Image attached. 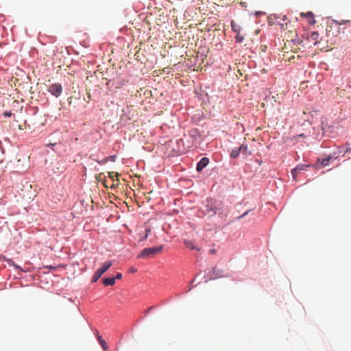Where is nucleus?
<instances>
[{"instance_id":"393cba45","label":"nucleus","mask_w":351,"mask_h":351,"mask_svg":"<svg viewBox=\"0 0 351 351\" xmlns=\"http://www.w3.org/2000/svg\"><path fill=\"white\" fill-rule=\"evenodd\" d=\"M11 115H12V112H7L6 111V112H4V116L5 117H11Z\"/></svg>"},{"instance_id":"f3484780","label":"nucleus","mask_w":351,"mask_h":351,"mask_svg":"<svg viewBox=\"0 0 351 351\" xmlns=\"http://www.w3.org/2000/svg\"><path fill=\"white\" fill-rule=\"evenodd\" d=\"M330 159H331V157H328V158H323L321 160L319 159L318 161H320V164L322 166L325 167L328 165Z\"/></svg>"},{"instance_id":"20e7f679","label":"nucleus","mask_w":351,"mask_h":351,"mask_svg":"<svg viewBox=\"0 0 351 351\" xmlns=\"http://www.w3.org/2000/svg\"><path fill=\"white\" fill-rule=\"evenodd\" d=\"M225 272L223 270L218 269L217 267H215L213 269L212 275L210 276V279H215L219 278H224L226 277Z\"/></svg>"},{"instance_id":"0eeeda50","label":"nucleus","mask_w":351,"mask_h":351,"mask_svg":"<svg viewBox=\"0 0 351 351\" xmlns=\"http://www.w3.org/2000/svg\"><path fill=\"white\" fill-rule=\"evenodd\" d=\"M112 265V262L111 261H108L103 263L102 266L99 268L97 270L101 274H104Z\"/></svg>"},{"instance_id":"cd10ccee","label":"nucleus","mask_w":351,"mask_h":351,"mask_svg":"<svg viewBox=\"0 0 351 351\" xmlns=\"http://www.w3.org/2000/svg\"><path fill=\"white\" fill-rule=\"evenodd\" d=\"M215 252H216V250H215V249H211V250H210V254H215Z\"/></svg>"},{"instance_id":"f03ea898","label":"nucleus","mask_w":351,"mask_h":351,"mask_svg":"<svg viewBox=\"0 0 351 351\" xmlns=\"http://www.w3.org/2000/svg\"><path fill=\"white\" fill-rule=\"evenodd\" d=\"M47 90L51 95L58 97L62 94V88L60 84L55 83L50 85Z\"/></svg>"},{"instance_id":"ddd939ff","label":"nucleus","mask_w":351,"mask_h":351,"mask_svg":"<svg viewBox=\"0 0 351 351\" xmlns=\"http://www.w3.org/2000/svg\"><path fill=\"white\" fill-rule=\"evenodd\" d=\"M186 247L191 250L200 251L201 247L195 243H185Z\"/></svg>"},{"instance_id":"aec40b11","label":"nucleus","mask_w":351,"mask_h":351,"mask_svg":"<svg viewBox=\"0 0 351 351\" xmlns=\"http://www.w3.org/2000/svg\"><path fill=\"white\" fill-rule=\"evenodd\" d=\"M151 232H152V230L150 228L146 229L145 234L144 237L142 238V239H147L149 234L151 233Z\"/></svg>"},{"instance_id":"4468645a","label":"nucleus","mask_w":351,"mask_h":351,"mask_svg":"<svg viewBox=\"0 0 351 351\" xmlns=\"http://www.w3.org/2000/svg\"><path fill=\"white\" fill-rule=\"evenodd\" d=\"M189 135L193 139H195L197 137L199 136V132L197 129H192L189 132Z\"/></svg>"},{"instance_id":"5701e85b","label":"nucleus","mask_w":351,"mask_h":351,"mask_svg":"<svg viewBox=\"0 0 351 351\" xmlns=\"http://www.w3.org/2000/svg\"><path fill=\"white\" fill-rule=\"evenodd\" d=\"M114 278H115V280H116V279L119 280V279H121V278H122V274H121V273H117V275H116V276H115V277H114Z\"/></svg>"},{"instance_id":"c756f323","label":"nucleus","mask_w":351,"mask_h":351,"mask_svg":"<svg viewBox=\"0 0 351 351\" xmlns=\"http://www.w3.org/2000/svg\"><path fill=\"white\" fill-rule=\"evenodd\" d=\"M46 268H49V269H54L55 267H53V266H46L45 267Z\"/></svg>"},{"instance_id":"39448f33","label":"nucleus","mask_w":351,"mask_h":351,"mask_svg":"<svg viewBox=\"0 0 351 351\" xmlns=\"http://www.w3.org/2000/svg\"><path fill=\"white\" fill-rule=\"evenodd\" d=\"M209 163V159L206 157L202 158L200 161L197 163L196 169L198 172H200L205 168Z\"/></svg>"},{"instance_id":"423d86ee","label":"nucleus","mask_w":351,"mask_h":351,"mask_svg":"<svg viewBox=\"0 0 351 351\" xmlns=\"http://www.w3.org/2000/svg\"><path fill=\"white\" fill-rule=\"evenodd\" d=\"M308 167V166L306 165H298L296 167H295L293 169H292L291 174L293 176V179H295L296 176L298 175V173L299 172H300L301 171L305 170L306 168Z\"/></svg>"},{"instance_id":"dca6fc26","label":"nucleus","mask_w":351,"mask_h":351,"mask_svg":"<svg viewBox=\"0 0 351 351\" xmlns=\"http://www.w3.org/2000/svg\"><path fill=\"white\" fill-rule=\"evenodd\" d=\"M239 153H241L239 147V148H235V149L232 150V152L230 153V157L232 158H236L239 155Z\"/></svg>"},{"instance_id":"4be33fe9","label":"nucleus","mask_w":351,"mask_h":351,"mask_svg":"<svg viewBox=\"0 0 351 351\" xmlns=\"http://www.w3.org/2000/svg\"><path fill=\"white\" fill-rule=\"evenodd\" d=\"M118 173L114 172H109V177L111 178L112 180H114V177H117Z\"/></svg>"},{"instance_id":"c85d7f7f","label":"nucleus","mask_w":351,"mask_h":351,"mask_svg":"<svg viewBox=\"0 0 351 351\" xmlns=\"http://www.w3.org/2000/svg\"><path fill=\"white\" fill-rule=\"evenodd\" d=\"M241 5L243 7H245V6H246V3H245V2H241Z\"/></svg>"},{"instance_id":"a878e982","label":"nucleus","mask_w":351,"mask_h":351,"mask_svg":"<svg viewBox=\"0 0 351 351\" xmlns=\"http://www.w3.org/2000/svg\"><path fill=\"white\" fill-rule=\"evenodd\" d=\"M136 271H137V270H136V269H135L134 267H131V268L130 269V270H129V271H130V273H135V272H136Z\"/></svg>"},{"instance_id":"6e6552de","label":"nucleus","mask_w":351,"mask_h":351,"mask_svg":"<svg viewBox=\"0 0 351 351\" xmlns=\"http://www.w3.org/2000/svg\"><path fill=\"white\" fill-rule=\"evenodd\" d=\"M95 337L98 339L100 345L101 346L102 348L104 351H106L108 349V346L104 339H102L101 336L99 335V333L97 330H95Z\"/></svg>"},{"instance_id":"f8f14e48","label":"nucleus","mask_w":351,"mask_h":351,"mask_svg":"<svg viewBox=\"0 0 351 351\" xmlns=\"http://www.w3.org/2000/svg\"><path fill=\"white\" fill-rule=\"evenodd\" d=\"M302 16H306L308 19V23L311 25H313L315 23V20L314 19V15L311 12H307L306 14L304 13H301Z\"/></svg>"},{"instance_id":"7ed1b4c3","label":"nucleus","mask_w":351,"mask_h":351,"mask_svg":"<svg viewBox=\"0 0 351 351\" xmlns=\"http://www.w3.org/2000/svg\"><path fill=\"white\" fill-rule=\"evenodd\" d=\"M213 201L210 202V206L208 204L207 205L208 211H213L214 214H217L218 212H219L223 208V204L221 202H215V206H213ZM219 214L221 213H219Z\"/></svg>"},{"instance_id":"f257e3e1","label":"nucleus","mask_w":351,"mask_h":351,"mask_svg":"<svg viewBox=\"0 0 351 351\" xmlns=\"http://www.w3.org/2000/svg\"><path fill=\"white\" fill-rule=\"evenodd\" d=\"M163 250V245H158L154 246L152 247H147L142 250L141 254H139L137 256L138 258H152L156 255L160 254Z\"/></svg>"},{"instance_id":"9d476101","label":"nucleus","mask_w":351,"mask_h":351,"mask_svg":"<svg viewBox=\"0 0 351 351\" xmlns=\"http://www.w3.org/2000/svg\"><path fill=\"white\" fill-rule=\"evenodd\" d=\"M102 283L104 286H113L115 284V278L114 277L104 278L102 279Z\"/></svg>"},{"instance_id":"a211bd4d","label":"nucleus","mask_w":351,"mask_h":351,"mask_svg":"<svg viewBox=\"0 0 351 351\" xmlns=\"http://www.w3.org/2000/svg\"><path fill=\"white\" fill-rule=\"evenodd\" d=\"M101 275L102 274L101 273H99V271L98 270H97V271L95 273V274L93 276L92 282H96L101 276Z\"/></svg>"},{"instance_id":"bb28decb","label":"nucleus","mask_w":351,"mask_h":351,"mask_svg":"<svg viewBox=\"0 0 351 351\" xmlns=\"http://www.w3.org/2000/svg\"><path fill=\"white\" fill-rule=\"evenodd\" d=\"M304 136V134H299V135L295 136L293 137V139H296V138H299V137H303Z\"/></svg>"},{"instance_id":"b1692460","label":"nucleus","mask_w":351,"mask_h":351,"mask_svg":"<svg viewBox=\"0 0 351 351\" xmlns=\"http://www.w3.org/2000/svg\"><path fill=\"white\" fill-rule=\"evenodd\" d=\"M250 211V210H247L246 212H245L243 215H241V216L238 217L237 218L238 219H241V218H243V217H245V215H247L249 212Z\"/></svg>"},{"instance_id":"6ab92c4d","label":"nucleus","mask_w":351,"mask_h":351,"mask_svg":"<svg viewBox=\"0 0 351 351\" xmlns=\"http://www.w3.org/2000/svg\"><path fill=\"white\" fill-rule=\"evenodd\" d=\"M235 39H236V41L237 43H241L243 42V39H244V36H242L240 32L239 33H237V35H236V37H235Z\"/></svg>"},{"instance_id":"412c9836","label":"nucleus","mask_w":351,"mask_h":351,"mask_svg":"<svg viewBox=\"0 0 351 351\" xmlns=\"http://www.w3.org/2000/svg\"><path fill=\"white\" fill-rule=\"evenodd\" d=\"M335 22L337 24H338V25H342V24H346V23H350V21H349V20H342V21H335Z\"/></svg>"},{"instance_id":"1a4fd4ad","label":"nucleus","mask_w":351,"mask_h":351,"mask_svg":"<svg viewBox=\"0 0 351 351\" xmlns=\"http://www.w3.org/2000/svg\"><path fill=\"white\" fill-rule=\"evenodd\" d=\"M319 33L317 32H312L309 35L308 40L314 42V45H316L319 43Z\"/></svg>"},{"instance_id":"9b49d317","label":"nucleus","mask_w":351,"mask_h":351,"mask_svg":"<svg viewBox=\"0 0 351 351\" xmlns=\"http://www.w3.org/2000/svg\"><path fill=\"white\" fill-rule=\"evenodd\" d=\"M240 152L245 156H250L252 154V152L249 149L247 145L242 144L240 147Z\"/></svg>"},{"instance_id":"2eb2a0df","label":"nucleus","mask_w":351,"mask_h":351,"mask_svg":"<svg viewBox=\"0 0 351 351\" xmlns=\"http://www.w3.org/2000/svg\"><path fill=\"white\" fill-rule=\"evenodd\" d=\"M231 27L232 29L236 33H239L241 29V26L236 24V23L234 21H232L231 22Z\"/></svg>"}]
</instances>
